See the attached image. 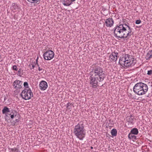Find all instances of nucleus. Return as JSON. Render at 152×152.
<instances>
[{
  "label": "nucleus",
  "mask_w": 152,
  "mask_h": 152,
  "mask_svg": "<svg viewBox=\"0 0 152 152\" xmlns=\"http://www.w3.org/2000/svg\"><path fill=\"white\" fill-rule=\"evenodd\" d=\"M23 85L24 87H25L26 88H28V83L27 82H24L23 83Z\"/></svg>",
  "instance_id": "393cba45"
},
{
  "label": "nucleus",
  "mask_w": 152,
  "mask_h": 152,
  "mask_svg": "<svg viewBox=\"0 0 152 152\" xmlns=\"http://www.w3.org/2000/svg\"><path fill=\"white\" fill-rule=\"evenodd\" d=\"M38 58L37 57V58L36 60V63L34 62V63L35 65H36V64H37L38 63Z\"/></svg>",
  "instance_id": "2f4dec72"
},
{
  "label": "nucleus",
  "mask_w": 152,
  "mask_h": 152,
  "mask_svg": "<svg viewBox=\"0 0 152 152\" xmlns=\"http://www.w3.org/2000/svg\"><path fill=\"white\" fill-rule=\"evenodd\" d=\"M39 87L41 90H45L48 87L47 83L44 80H42L39 84Z\"/></svg>",
  "instance_id": "1a4fd4ad"
},
{
  "label": "nucleus",
  "mask_w": 152,
  "mask_h": 152,
  "mask_svg": "<svg viewBox=\"0 0 152 152\" xmlns=\"http://www.w3.org/2000/svg\"><path fill=\"white\" fill-rule=\"evenodd\" d=\"M119 64L122 66H123L127 68L132 66L136 63V60L128 54H124L122 57H121L119 62Z\"/></svg>",
  "instance_id": "7ed1b4c3"
},
{
  "label": "nucleus",
  "mask_w": 152,
  "mask_h": 152,
  "mask_svg": "<svg viewBox=\"0 0 152 152\" xmlns=\"http://www.w3.org/2000/svg\"><path fill=\"white\" fill-rule=\"evenodd\" d=\"M12 69L16 71L18 70V69L17 68V66L16 65H15L13 66L12 67Z\"/></svg>",
  "instance_id": "bb28decb"
},
{
  "label": "nucleus",
  "mask_w": 152,
  "mask_h": 152,
  "mask_svg": "<svg viewBox=\"0 0 152 152\" xmlns=\"http://www.w3.org/2000/svg\"><path fill=\"white\" fill-rule=\"evenodd\" d=\"M39 1H28L29 2H30L32 3H37L38 4L39 3Z\"/></svg>",
  "instance_id": "4be33fe9"
},
{
  "label": "nucleus",
  "mask_w": 152,
  "mask_h": 152,
  "mask_svg": "<svg viewBox=\"0 0 152 152\" xmlns=\"http://www.w3.org/2000/svg\"><path fill=\"white\" fill-rule=\"evenodd\" d=\"M141 22V21L140 20H137L135 21V23L137 24H138L140 23Z\"/></svg>",
  "instance_id": "c756f323"
},
{
  "label": "nucleus",
  "mask_w": 152,
  "mask_h": 152,
  "mask_svg": "<svg viewBox=\"0 0 152 152\" xmlns=\"http://www.w3.org/2000/svg\"><path fill=\"white\" fill-rule=\"evenodd\" d=\"M90 74L89 83L94 88L99 86V83L102 81L105 77V72L103 69L98 66H93Z\"/></svg>",
  "instance_id": "f257e3e1"
},
{
  "label": "nucleus",
  "mask_w": 152,
  "mask_h": 152,
  "mask_svg": "<svg viewBox=\"0 0 152 152\" xmlns=\"http://www.w3.org/2000/svg\"><path fill=\"white\" fill-rule=\"evenodd\" d=\"M7 99V98L6 96H4V100L3 102H5Z\"/></svg>",
  "instance_id": "f704fd0d"
},
{
  "label": "nucleus",
  "mask_w": 152,
  "mask_h": 152,
  "mask_svg": "<svg viewBox=\"0 0 152 152\" xmlns=\"http://www.w3.org/2000/svg\"><path fill=\"white\" fill-rule=\"evenodd\" d=\"M15 4L14 3H13L12 4V5L13 6H14V7L13 8H14L15 9V8H16V6H15Z\"/></svg>",
  "instance_id": "473e14b6"
},
{
  "label": "nucleus",
  "mask_w": 152,
  "mask_h": 152,
  "mask_svg": "<svg viewBox=\"0 0 152 152\" xmlns=\"http://www.w3.org/2000/svg\"><path fill=\"white\" fill-rule=\"evenodd\" d=\"M37 64V66H38V67H39V64Z\"/></svg>",
  "instance_id": "4c0bfd02"
},
{
  "label": "nucleus",
  "mask_w": 152,
  "mask_h": 152,
  "mask_svg": "<svg viewBox=\"0 0 152 152\" xmlns=\"http://www.w3.org/2000/svg\"><path fill=\"white\" fill-rule=\"evenodd\" d=\"M72 104L69 103V102L67 103L66 105V107L68 109H70Z\"/></svg>",
  "instance_id": "5701e85b"
},
{
  "label": "nucleus",
  "mask_w": 152,
  "mask_h": 152,
  "mask_svg": "<svg viewBox=\"0 0 152 152\" xmlns=\"http://www.w3.org/2000/svg\"><path fill=\"white\" fill-rule=\"evenodd\" d=\"M54 53L52 50H48L45 52L43 55V56L45 60H50L52 59L54 56Z\"/></svg>",
  "instance_id": "0eeeda50"
},
{
  "label": "nucleus",
  "mask_w": 152,
  "mask_h": 152,
  "mask_svg": "<svg viewBox=\"0 0 152 152\" xmlns=\"http://www.w3.org/2000/svg\"><path fill=\"white\" fill-rule=\"evenodd\" d=\"M132 116L131 115L128 118V122L129 123H130L131 124H133V121L134 120H136V119L134 118H132Z\"/></svg>",
  "instance_id": "f3484780"
},
{
  "label": "nucleus",
  "mask_w": 152,
  "mask_h": 152,
  "mask_svg": "<svg viewBox=\"0 0 152 152\" xmlns=\"http://www.w3.org/2000/svg\"><path fill=\"white\" fill-rule=\"evenodd\" d=\"M11 112L10 111V112H7V113L6 114V116L7 117H10V116L11 114H10Z\"/></svg>",
  "instance_id": "7c9ffc66"
},
{
  "label": "nucleus",
  "mask_w": 152,
  "mask_h": 152,
  "mask_svg": "<svg viewBox=\"0 0 152 152\" xmlns=\"http://www.w3.org/2000/svg\"><path fill=\"white\" fill-rule=\"evenodd\" d=\"M10 114H11L10 118H11L13 119L14 117H16L17 115L18 114V113L15 110H12Z\"/></svg>",
  "instance_id": "f8f14e48"
},
{
  "label": "nucleus",
  "mask_w": 152,
  "mask_h": 152,
  "mask_svg": "<svg viewBox=\"0 0 152 152\" xmlns=\"http://www.w3.org/2000/svg\"><path fill=\"white\" fill-rule=\"evenodd\" d=\"M91 149H93V147H92V146H91Z\"/></svg>",
  "instance_id": "e433bc0d"
},
{
  "label": "nucleus",
  "mask_w": 152,
  "mask_h": 152,
  "mask_svg": "<svg viewBox=\"0 0 152 152\" xmlns=\"http://www.w3.org/2000/svg\"><path fill=\"white\" fill-rule=\"evenodd\" d=\"M151 58L150 56H149L148 54L147 53L145 56V58L146 60H149Z\"/></svg>",
  "instance_id": "b1692460"
},
{
  "label": "nucleus",
  "mask_w": 152,
  "mask_h": 152,
  "mask_svg": "<svg viewBox=\"0 0 152 152\" xmlns=\"http://www.w3.org/2000/svg\"><path fill=\"white\" fill-rule=\"evenodd\" d=\"M128 137L129 139H132L133 140H135L136 138V136L134 135H133V134L130 133H129L128 134Z\"/></svg>",
  "instance_id": "6ab92c4d"
},
{
  "label": "nucleus",
  "mask_w": 152,
  "mask_h": 152,
  "mask_svg": "<svg viewBox=\"0 0 152 152\" xmlns=\"http://www.w3.org/2000/svg\"><path fill=\"white\" fill-rule=\"evenodd\" d=\"M73 133L80 140H83L86 135L84 124L82 122H80L76 125L74 129Z\"/></svg>",
  "instance_id": "20e7f679"
},
{
  "label": "nucleus",
  "mask_w": 152,
  "mask_h": 152,
  "mask_svg": "<svg viewBox=\"0 0 152 152\" xmlns=\"http://www.w3.org/2000/svg\"><path fill=\"white\" fill-rule=\"evenodd\" d=\"M42 68H40V67H38V70L39 71H41L42 70Z\"/></svg>",
  "instance_id": "72a5a7b5"
},
{
  "label": "nucleus",
  "mask_w": 152,
  "mask_h": 152,
  "mask_svg": "<svg viewBox=\"0 0 152 152\" xmlns=\"http://www.w3.org/2000/svg\"><path fill=\"white\" fill-rule=\"evenodd\" d=\"M130 133L134 135L137 134L138 133V130L136 128H134L131 130Z\"/></svg>",
  "instance_id": "4468645a"
},
{
  "label": "nucleus",
  "mask_w": 152,
  "mask_h": 152,
  "mask_svg": "<svg viewBox=\"0 0 152 152\" xmlns=\"http://www.w3.org/2000/svg\"><path fill=\"white\" fill-rule=\"evenodd\" d=\"M14 88L18 90L21 88L23 86V82L19 80H16L12 84Z\"/></svg>",
  "instance_id": "6e6552de"
},
{
  "label": "nucleus",
  "mask_w": 152,
  "mask_h": 152,
  "mask_svg": "<svg viewBox=\"0 0 152 152\" xmlns=\"http://www.w3.org/2000/svg\"><path fill=\"white\" fill-rule=\"evenodd\" d=\"M114 34L115 36L121 39L126 38L133 34L129 24L124 23L117 25L114 28Z\"/></svg>",
  "instance_id": "f03ea898"
},
{
  "label": "nucleus",
  "mask_w": 152,
  "mask_h": 152,
  "mask_svg": "<svg viewBox=\"0 0 152 152\" xmlns=\"http://www.w3.org/2000/svg\"><path fill=\"white\" fill-rule=\"evenodd\" d=\"M21 71L22 69L21 68H20L18 71V75L20 77H21V75H23V73L21 72Z\"/></svg>",
  "instance_id": "412c9836"
},
{
  "label": "nucleus",
  "mask_w": 152,
  "mask_h": 152,
  "mask_svg": "<svg viewBox=\"0 0 152 152\" xmlns=\"http://www.w3.org/2000/svg\"><path fill=\"white\" fill-rule=\"evenodd\" d=\"M105 23L107 27H111L113 26L114 22L112 18H109L106 20Z\"/></svg>",
  "instance_id": "9d476101"
},
{
  "label": "nucleus",
  "mask_w": 152,
  "mask_h": 152,
  "mask_svg": "<svg viewBox=\"0 0 152 152\" xmlns=\"http://www.w3.org/2000/svg\"><path fill=\"white\" fill-rule=\"evenodd\" d=\"M9 149L10 150V152H20L19 150L16 148L15 147L14 148H9Z\"/></svg>",
  "instance_id": "aec40b11"
},
{
  "label": "nucleus",
  "mask_w": 152,
  "mask_h": 152,
  "mask_svg": "<svg viewBox=\"0 0 152 152\" xmlns=\"http://www.w3.org/2000/svg\"><path fill=\"white\" fill-rule=\"evenodd\" d=\"M149 56H150L151 58H152V50H151L149 51L148 53Z\"/></svg>",
  "instance_id": "cd10ccee"
},
{
  "label": "nucleus",
  "mask_w": 152,
  "mask_h": 152,
  "mask_svg": "<svg viewBox=\"0 0 152 152\" xmlns=\"http://www.w3.org/2000/svg\"><path fill=\"white\" fill-rule=\"evenodd\" d=\"M18 114H18L17 115V116H16V117H15V118H16L15 119H18Z\"/></svg>",
  "instance_id": "c9c22d12"
},
{
  "label": "nucleus",
  "mask_w": 152,
  "mask_h": 152,
  "mask_svg": "<svg viewBox=\"0 0 152 152\" xmlns=\"http://www.w3.org/2000/svg\"><path fill=\"white\" fill-rule=\"evenodd\" d=\"M117 53L112 52L109 56V58L111 59V61H116L118 58Z\"/></svg>",
  "instance_id": "9b49d317"
},
{
  "label": "nucleus",
  "mask_w": 152,
  "mask_h": 152,
  "mask_svg": "<svg viewBox=\"0 0 152 152\" xmlns=\"http://www.w3.org/2000/svg\"><path fill=\"white\" fill-rule=\"evenodd\" d=\"M20 117V115L18 114V119H16L15 121H13L11 122V124L13 125H15L17 122H18L19 121Z\"/></svg>",
  "instance_id": "dca6fc26"
},
{
  "label": "nucleus",
  "mask_w": 152,
  "mask_h": 152,
  "mask_svg": "<svg viewBox=\"0 0 152 152\" xmlns=\"http://www.w3.org/2000/svg\"><path fill=\"white\" fill-rule=\"evenodd\" d=\"M1 58V55H0V58Z\"/></svg>",
  "instance_id": "58836bf2"
},
{
  "label": "nucleus",
  "mask_w": 152,
  "mask_h": 152,
  "mask_svg": "<svg viewBox=\"0 0 152 152\" xmlns=\"http://www.w3.org/2000/svg\"><path fill=\"white\" fill-rule=\"evenodd\" d=\"M2 112L3 114H6L7 112H10L9 109L6 106L4 107L2 110Z\"/></svg>",
  "instance_id": "a211bd4d"
},
{
  "label": "nucleus",
  "mask_w": 152,
  "mask_h": 152,
  "mask_svg": "<svg viewBox=\"0 0 152 152\" xmlns=\"http://www.w3.org/2000/svg\"><path fill=\"white\" fill-rule=\"evenodd\" d=\"M74 1H62V3L64 6H69L72 3V2Z\"/></svg>",
  "instance_id": "ddd939ff"
},
{
  "label": "nucleus",
  "mask_w": 152,
  "mask_h": 152,
  "mask_svg": "<svg viewBox=\"0 0 152 152\" xmlns=\"http://www.w3.org/2000/svg\"><path fill=\"white\" fill-rule=\"evenodd\" d=\"M35 64L34 65L33 64H31V65L30 64L29 65V66L30 67V69L31 70L34 69V68L35 67Z\"/></svg>",
  "instance_id": "a878e982"
},
{
  "label": "nucleus",
  "mask_w": 152,
  "mask_h": 152,
  "mask_svg": "<svg viewBox=\"0 0 152 152\" xmlns=\"http://www.w3.org/2000/svg\"><path fill=\"white\" fill-rule=\"evenodd\" d=\"M111 133L113 136H116L117 135V132L116 129H113L111 131Z\"/></svg>",
  "instance_id": "2eb2a0df"
},
{
  "label": "nucleus",
  "mask_w": 152,
  "mask_h": 152,
  "mask_svg": "<svg viewBox=\"0 0 152 152\" xmlns=\"http://www.w3.org/2000/svg\"><path fill=\"white\" fill-rule=\"evenodd\" d=\"M148 89L147 85L142 82L136 83L133 88V91L138 95L145 94Z\"/></svg>",
  "instance_id": "39448f33"
},
{
  "label": "nucleus",
  "mask_w": 152,
  "mask_h": 152,
  "mask_svg": "<svg viewBox=\"0 0 152 152\" xmlns=\"http://www.w3.org/2000/svg\"><path fill=\"white\" fill-rule=\"evenodd\" d=\"M147 74L148 75H151L152 74V70H150L148 71Z\"/></svg>",
  "instance_id": "c85d7f7f"
},
{
  "label": "nucleus",
  "mask_w": 152,
  "mask_h": 152,
  "mask_svg": "<svg viewBox=\"0 0 152 152\" xmlns=\"http://www.w3.org/2000/svg\"><path fill=\"white\" fill-rule=\"evenodd\" d=\"M20 95L23 99L27 100L33 97V94L30 88H25L22 91Z\"/></svg>",
  "instance_id": "423d86ee"
}]
</instances>
